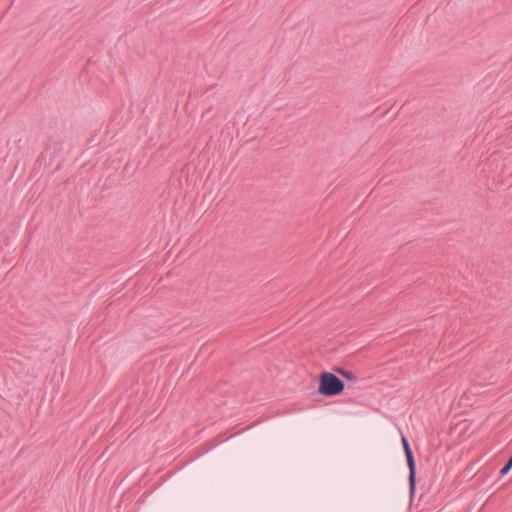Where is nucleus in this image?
<instances>
[{"label":"nucleus","mask_w":512,"mask_h":512,"mask_svg":"<svg viewBox=\"0 0 512 512\" xmlns=\"http://www.w3.org/2000/svg\"><path fill=\"white\" fill-rule=\"evenodd\" d=\"M333 371L335 373L340 374L342 377L349 381H356L358 379L357 376L352 371L347 370L343 367L335 366L333 367Z\"/></svg>","instance_id":"7ed1b4c3"},{"label":"nucleus","mask_w":512,"mask_h":512,"mask_svg":"<svg viewBox=\"0 0 512 512\" xmlns=\"http://www.w3.org/2000/svg\"><path fill=\"white\" fill-rule=\"evenodd\" d=\"M512 469V456L508 459V461L505 463V465L500 470V476L507 475L510 470Z\"/></svg>","instance_id":"20e7f679"},{"label":"nucleus","mask_w":512,"mask_h":512,"mask_svg":"<svg viewBox=\"0 0 512 512\" xmlns=\"http://www.w3.org/2000/svg\"><path fill=\"white\" fill-rule=\"evenodd\" d=\"M401 442H402V446L404 449L407 466L409 469V476H408L409 491H410L411 496H413L415 493V490H416V474H417L416 462H415L413 451L411 449V446H410V443H409L407 437L402 435Z\"/></svg>","instance_id":"f03ea898"},{"label":"nucleus","mask_w":512,"mask_h":512,"mask_svg":"<svg viewBox=\"0 0 512 512\" xmlns=\"http://www.w3.org/2000/svg\"><path fill=\"white\" fill-rule=\"evenodd\" d=\"M345 388V383L333 372L324 371L319 375L318 392L326 397L340 395Z\"/></svg>","instance_id":"f257e3e1"}]
</instances>
